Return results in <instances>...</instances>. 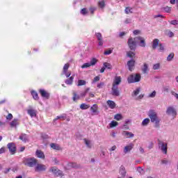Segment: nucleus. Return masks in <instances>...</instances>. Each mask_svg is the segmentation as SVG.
<instances>
[{
  "label": "nucleus",
  "instance_id": "nucleus-6",
  "mask_svg": "<svg viewBox=\"0 0 178 178\" xmlns=\"http://www.w3.org/2000/svg\"><path fill=\"white\" fill-rule=\"evenodd\" d=\"M166 113L168 116H172V119H175V117L177 116V112L173 106L168 107L166 110Z\"/></svg>",
  "mask_w": 178,
  "mask_h": 178
},
{
  "label": "nucleus",
  "instance_id": "nucleus-43",
  "mask_svg": "<svg viewBox=\"0 0 178 178\" xmlns=\"http://www.w3.org/2000/svg\"><path fill=\"white\" fill-rule=\"evenodd\" d=\"M119 124V122H116V121H112L109 125H110V127L112 128V127H116V126H118Z\"/></svg>",
  "mask_w": 178,
  "mask_h": 178
},
{
  "label": "nucleus",
  "instance_id": "nucleus-22",
  "mask_svg": "<svg viewBox=\"0 0 178 178\" xmlns=\"http://www.w3.org/2000/svg\"><path fill=\"white\" fill-rule=\"evenodd\" d=\"M119 172L122 177H126L127 172H126V168H124V166H123V165L120 166Z\"/></svg>",
  "mask_w": 178,
  "mask_h": 178
},
{
  "label": "nucleus",
  "instance_id": "nucleus-19",
  "mask_svg": "<svg viewBox=\"0 0 178 178\" xmlns=\"http://www.w3.org/2000/svg\"><path fill=\"white\" fill-rule=\"evenodd\" d=\"M50 147L53 149H56V151H60V149H62V147H60V145H59L57 143H51Z\"/></svg>",
  "mask_w": 178,
  "mask_h": 178
},
{
  "label": "nucleus",
  "instance_id": "nucleus-40",
  "mask_svg": "<svg viewBox=\"0 0 178 178\" xmlns=\"http://www.w3.org/2000/svg\"><path fill=\"white\" fill-rule=\"evenodd\" d=\"M114 119L118 121L122 120V119H123V116L122 115V114H116L114 116Z\"/></svg>",
  "mask_w": 178,
  "mask_h": 178
},
{
  "label": "nucleus",
  "instance_id": "nucleus-52",
  "mask_svg": "<svg viewBox=\"0 0 178 178\" xmlns=\"http://www.w3.org/2000/svg\"><path fill=\"white\" fill-rule=\"evenodd\" d=\"M69 70V64H65L64 67H63V73H66V72H67V70Z\"/></svg>",
  "mask_w": 178,
  "mask_h": 178
},
{
  "label": "nucleus",
  "instance_id": "nucleus-9",
  "mask_svg": "<svg viewBox=\"0 0 178 178\" xmlns=\"http://www.w3.org/2000/svg\"><path fill=\"white\" fill-rule=\"evenodd\" d=\"M111 95H113V97H119V95H120V92L119 91V86L113 85L111 88Z\"/></svg>",
  "mask_w": 178,
  "mask_h": 178
},
{
  "label": "nucleus",
  "instance_id": "nucleus-60",
  "mask_svg": "<svg viewBox=\"0 0 178 178\" xmlns=\"http://www.w3.org/2000/svg\"><path fill=\"white\" fill-rule=\"evenodd\" d=\"M100 79L101 78L99 76H95L92 81V83H97V81H99Z\"/></svg>",
  "mask_w": 178,
  "mask_h": 178
},
{
  "label": "nucleus",
  "instance_id": "nucleus-36",
  "mask_svg": "<svg viewBox=\"0 0 178 178\" xmlns=\"http://www.w3.org/2000/svg\"><path fill=\"white\" fill-rule=\"evenodd\" d=\"M149 124V118H145L142 122V126H148Z\"/></svg>",
  "mask_w": 178,
  "mask_h": 178
},
{
  "label": "nucleus",
  "instance_id": "nucleus-8",
  "mask_svg": "<svg viewBox=\"0 0 178 178\" xmlns=\"http://www.w3.org/2000/svg\"><path fill=\"white\" fill-rule=\"evenodd\" d=\"M7 147L8 149L9 152L11 154V155H15L16 154V144L15 143H9L7 145Z\"/></svg>",
  "mask_w": 178,
  "mask_h": 178
},
{
  "label": "nucleus",
  "instance_id": "nucleus-2",
  "mask_svg": "<svg viewBox=\"0 0 178 178\" xmlns=\"http://www.w3.org/2000/svg\"><path fill=\"white\" fill-rule=\"evenodd\" d=\"M37 163H38V160L34 157L24 159V164L29 168H34V166H37Z\"/></svg>",
  "mask_w": 178,
  "mask_h": 178
},
{
  "label": "nucleus",
  "instance_id": "nucleus-10",
  "mask_svg": "<svg viewBox=\"0 0 178 178\" xmlns=\"http://www.w3.org/2000/svg\"><path fill=\"white\" fill-rule=\"evenodd\" d=\"M47 170V166L44 164L37 163L36 166L35 167V172H44Z\"/></svg>",
  "mask_w": 178,
  "mask_h": 178
},
{
  "label": "nucleus",
  "instance_id": "nucleus-31",
  "mask_svg": "<svg viewBox=\"0 0 178 178\" xmlns=\"http://www.w3.org/2000/svg\"><path fill=\"white\" fill-rule=\"evenodd\" d=\"M83 141L88 148H92L91 140H88L86 138L83 139Z\"/></svg>",
  "mask_w": 178,
  "mask_h": 178
},
{
  "label": "nucleus",
  "instance_id": "nucleus-55",
  "mask_svg": "<svg viewBox=\"0 0 178 178\" xmlns=\"http://www.w3.org/2000/svg\"><path fill=\"white\" fill-rule=\"evenodd\" d=\"M89 10L92 15H94V13L97 10V7H90Z\"/></svg>",
  "mask_w": 178,
  "mask_h": 178
},
{
  "label": "nucleus",
  "instance_id": "nucleus-34",
  "mask_svg": "<svg viewBox=\"0 0 178 178\" xmlns=\"http://www.w3.org/2000/svg\"><path fill=\"white\" fill-rule=\"evenodd\" d=\"M97 62H98V60L97 58H93L90 60V62L89 63L90 66H95L97 65Z\"/></svg>",
  "mask_w": 178,
  "mask_h": 178
},
{
  "label": "nucleus",
  "instance_id": "nucleus-7",
  "mask_svg": "<svg viewBox=\"0 0 178 178\" xmlns=\"http://www.w3.org/2000/svg\"><path fill=\"white\" fill-rule=\"evenodd\" d=\"M135 41H136L139 47H141L142 48H145L147 44L145 43V39L144 38L141 36L136 37Z\"/></svg>",
  "mask_w": 178,
  "mask_h": 178
},
{
  "label": "nucleus",
  "instance_id": "nucleus-21",
  "mask_svg": "<svg viewBox=\"0 0 178 178\" xmlns=\"http://www.w3.org/2000/svg\"><path fill=\"white\" fill-rule=\"evenodd\" d=\"M107 105L110 108V109H115L116 108V103L112 100H108L107 101Z\"/></svg>",
  "mask_w": 178,
  "mask_h": 178
},
{
  "label": "nucleus",
  "instance_id": "nucleus-35",
  "mask_svg": "<svg viewBox=\"0 0 178 178\" xmlns=\"http://www.w3.org/2000/svg\"><path fill=\"white\" fill-rule=\"evenodd\" d=\"M165 33H166L167 35H168V37H170V38L175 37V33L173 32H172L170 30H166Z\"/></svg>",
  "mask_w": 178,
  "mask_h": 178
},
{
  "label": "nucleus",
  "instance_id": "nucleus-33",
  "mask_svg": "<svg viewBox=\"0 0 178 178\" xmlns=\"http://www.w3.org/2000/svg\"><path fill=\"white\" fill-rule=\"evenodd\" d=\"M31 95H32L33 99H35V100L38 99V93H37V92L32 90Z\"/></svg>",
  "mask_w": 178,
  "mask_h": 178
},
{
  "label": "nucleus",
  "instance_id": "nucleus-53",
  "mask_svg": "<svg viewBox=\"0 0 178 178\" xmlns=\"http://www.w3.org/2000/svg\"><path fill=\"white\" fill-rule=\"evenodd\" d=\"M137 172H138L140 175H144V169H143L141 167L137 168Z\"/></svg>",
  "mask_w": 178,
  "mask_h": 178
},
{
  "label": "nucleus",
  "instance_id": "nucleus-5",
  "mask_svg": "<svg viewBox=\"0 0 178 178\" xmlns=\"http://www.w3.org/2000/svg\"><path fill=\"white\" fill-rule=\"evenodd\" d=\"M128 46L131 51H136V48L137 47V40H136V38L133 39V38H129L127 42Z\"/></svg>",
  "mask_w": 178,
  "mask_h": 178
},
{
  "label": "nucleus",
  "instance_id": "nucleus-64",
  "mask_svg": "<svg viewBox=\"0 0 178 178\" xmlns=\"http://www.w3.org/2000/svg\"><path fill=\"white\" fill-rule=\"evenodd\" d=\"M168 162L169 161L167 159H163V160L161 161V163L163 165H168Z\"/></svg>",
  "mask_w": 178,
  "mask_h": 178
},
{
  "label": "nucleus",
  "instance_id": "nucleus-11",
  "mask_svg": "<svg viewBox=\"0 0 178 178\" xmlns=\"http://www.w3.org/2000/svg\"><path fill=\"white\" fill-rule=\"evenodd\" d=\"M49 172H51L55 176H62L63 175L62 172L56 167H51Z\"/></svg>",
  "mask_w": 178,
  "mask_h": 178
},
{
  "label": "nucleus",
  "instance_id": "nucleus-16",
  "mask_svg": "<svg viewBox=\"0 0 178 178\" xmlns=\"http://www.w3.org/2000/svg\"><path fill=\"white\" fill-rule=\"evenodd\" d=\"M120 83H122V78L120 76H115L113 81V86H117V87H119Z\"/></svg>",
  "mask_w": 178,
  "mask_h": 178
},
{
  "label": "nucleus",
  "instance_id": "nucleus-14",
  "mask_svg": "<svg viewBox=\"0 0 178 178\" xmlns=\"http://www.w3.org/2000/svg\"><path fill=\"white\" fill-rule=\"evenodd\" d=\"M135 65H136V60H134V59H131L127 62V66L130 72H132L133 70H134Z\"/></svg>",
  "mask_w": 178,
  "mask_h": 178
},
{
  "label": "nucleus",
  "instance_id": "nucleus-56",
  "mask_svg": "<svg viewBox=\"0 0 178 178\" xmlns=\"http://www.w3.org/2000/svg\"><path fill=\"white\" fill-rule=\"evenodd\" d=\"M68 166L70 167V168H77V164L76 163H68Z\"/></svg>",
  "mask_w": 178,
  "mask_h": 178
},
{
  "label": "nucleus",
  "instance_id": "nucleus-41",
  "mask_svg": "<svg viewBox=\"0 0 178 178\" xmlns=\"http://www.w3.org/2000/svg\"><path fill=\"white\" fill-rule=\"evenodd\" d=\"M143 73L145 74L147 72H148V65L147 64H144L143 67L142 68Z\"/></svg>",
  "mask_w": 178,
  "mask_h": 178
},
{
  "label": "nucleus",
  "instance_id": "nucleus-45",
  "mask_svg": "<svg viewBox=\"0 0 178 178\" xmlns=\"http://www.w3.org/2000/svg\"><path fill=\"white\" fill-rule=\"evenodd\" d=\"M87 13H88V10H87V8H84L81 10V14L83 15V16H86Z\"/></svg>",
  "mask_w": 178,
  "mask_h": 178
},
{
  "label": "nucleus",
  "instance_id": "nucleus-44",
  "mask_svg": "<svg viewBox=\"0 0 178 178\" xmlns=\"http://www.w3.org/2000/svg\"><path fill=\"white\" fill-rule=\"evenodd\" d=\"M98 6H99V8H101V9H104V8H105V1L103 0L99 1Z\"/></svg>",
  "mask_w": 178,
  "mask_h": 178
},
{
  "label": "nucleus",
  "instance_id": "nucleus-29",
  "mask_svg": "<svg viewBox=\"0 0 178 178\" xmlns=\"http://www.w3.org/2000/svg\"><path fill=\"white\" fill-rule=\"evenodd\" d=\"M141 91V88H138L136 90L133 91L132 97H137L140 94V92Z\"/></svg>",
  "mask_w": 178,
  "mask_h": 178
},
{
  "label": "nucleus",
  "instance_id": "nucleus-32",
  "mask_svg": "<svg viewBox=\"0 0 178 178\" xmlns=\"http://www.w3.org/2000/svg\"><path fill=\"white\" fill-rule=\"evenodd\" d=\"M86 84H87V82L83 79H79L78 80V87H80L81 86H86Z\"/></svg>",
  "mask_w": 178,
  "mask_h": 178
},
{
  "label": "nucleus",
  "instance_id": "nucleus-1",
  "mask_svg": "<svg viewBox=\"0 0 178 178\" xmlns=\"http://www.w3.org/2000/svg\"><path fill=\"white\" fill-rule=\"evenodd\" d=\"M148 116L151 122L154 123V127H156V129H159V127H161V124H159L161 123V119L158 117V114H156L155 111L151 110L149 111Z\"/></svg>",
  "mask_w": 178,
  "mask_h": 178
},
{
  "label": "nucleus",
  "instance_id": "nucleus-25",
  "mask_svg": "<svg viewBox=\"0 0 178 178\" xmlns=\"http://www.w3.org/2000/svg\"><path fill=\"white\" fill-rule=\"evenodd\" d=\"M10 127H17L19 126V119L15 118L10 123Z\"/></svg>",
  "mask_w": 178,
  "mask_h": 178
},
{
  "label": "nucleus",
  "instance_id": "nucleus-61",
  "mask_svg": "<svg viewBox=\"0 0 178 178\" xmlns=\"http://www.w3.org/2000/svg\"><path fill=\"white\" fill-rule=\"evenodd\" d=\"M171 94L174 96V97H175V98L177 99H178V94L177 93H176L175 91H173V90H171Z\"/></svg>",
  "mask_w": 178,
  "mask_h": 178
},
{
  "label": "nucleus",
  "instance_id": "nucleus-4",
  "mask_svg": "<svg viewBox=\"0 0 178 178\" xmlns=\"http://www.w3.org/2000/svg\"><path fill=\"white\" fill-rule=\"evenodd\" d=\"M157 143H158L159 149H161V152H163V154H165V155H166V154H168V143L159 139L157 140Z\"/></svg>",
  "mask_w": 178,
  "mask_h": 178
},
{
  "label": "nucleus",
  "instance_id": "nucleus-51",
  "mask_svg": "<svg viewBox=\"0 0 178 178\" xmlns=\"http://www.w3.org/2000/svg\"><path fill=\"white\" fill-rule=\"evenodd\" d=\"M59 119H66V114H63L62 115L57 116L56 119H54V121Z\"/></svg>",
  "mask_w": 178,
  "mask_h": 178
},
{
  "label": "nucleus",
  "instance_id": "nucleus-49",
  "mask_svg": "<svg viewBox=\"0 0 178 178\" xmlns=\"http://www.w3.org/2000/svg\"><path fill=\"white\" fill-rule=\"evenodd\" d=\"M90 91V88H87L85 91L82 93H81V97H86L87 95V92Z\"/></svg>",
  "mask_w": 178,
  "mask_h": 178
},
{
  "label": "nucleus",
  "instance_id": "nucleus-62",
  "mask_svg": "<svg viewBox=\"0 0 178 178\" xmlns=\"http://www.w3.org/2000/svg\"><path fill=\"white\" fill-rule=\"evenodd\" d=\"M13 118V115L11 113H9L6 117L7 120H10Z\"/></svg>",
  "mask_w": 178,
  "mask_h": 178
},
{
  "label": "nucleus",
  "instance_id": "nucleus-13",
  "mask_svg": "<svg viewBox=\"0 0 178 178\" xmlns=\"http://www.w3.org/2000/svg\"><path fill=\"white\" fill-rule=\"evenodd\" d=\"M39 92L41 97H42V98H45L46 99H49L50 95H49V92H47V90L44 89H40Z\"/></svg>",
  "mask_w": 178,
  "mask_h": 178
},
{
  "label": "nucleus",
  "instance_id": "nucleus-20",
  "mask_svg": "<svg viewBox=\"0 0 178 178\" xmlns=\"http://www.w3.org/2000/svg\"><path fill=\"white\" fill-rule=\"evenodd\" d=\"M27 113L31 116V118H35L37 116V112L34 109H29L27 111Z\"/></svg>",
  "mask_w": 178,
  "mask_h": 178
},
{
  "label": "nucleus",
  "instance_id": "nucleus-46",
  "mask_svg": "<svg viewBox=\"0 0 178 178\" xmlns=\"http://www.w3.org/2000/svg\"><path fill=\"white\" fill-rule=\"evenodd\" d=\"M163 10H165V12H166V13H170L171 10H172V8L169 7V6H165L163 8Z\"/></svg>",
  "mask_w": 178,
  "mask_h": 178
},
{
  "label": "nucleus",
  "instance_id": "nucleus-42",
  "mask_svg": "<svg viewBox=\"0 0 178 178\" xmlns=\"http://www.w3.org/2000/svg\"><path fill=\"white\" fill-rule=\"evenodd\" d=\"M125 13L127 15H129V13H133V8H131L130 7H127L125 8Z\"/></svg>",
  "mask_w": 178,
  "mask_h": 178
},
{
  "label": "nucleus",
  "instance_id": "nucleus-26",
  "mask_svg": "<svg viewBox=\"0 0 178 178\" xmlns=\"http://www.w3.org/2000/svg\"><path fill=\"white\" fill-rule=\"evenodd\" d=\"M36 156L38 158H40V159H44L45 158V155L44 154V152H42L41 150L36 151Z\"/></svg>",
  "mask_w": 178,
  "mask_h": 178
},
{
  "label": "nucleus",
  "instance_id": "nucleus-58",
  "mask_svg": "<svg viewBox=\"0 0 178 178\" xmlns=\"http://www.w3.org/2000/svg\"><path fill=\"white\" fill-rule=\"evenodd\" d=\"M113 51V49H108L107 51H105L104 55H111V54H112Z\"/></svg>",
  "mask_w": 178,
  "mask_h": 178
},
{
  "label": "nucleus",
  "instance_id": "nucleus-63",
  "mask_svg": "<svg viewBox=\"0 0 178 178\" xmlns=\"http://www.w3.org/2000/svg\"><path fill=\"white\" fill-rule=\"evenodd\" d=\"M163 90L164 92H169V86H165Z\"/></svg>",
  "mask_w": 178,
  "mask_h": 178
},
{
  "label": "nucleus",
  "instance_id": "nucleus-38",
  "mask_svg": "<svg viewBox=\"0 0 178 178\" xmlns=\"http://www.w3.org/2000/svg\"><path fill=\"white\" fill-rule=\"evenodd\" d=\"M159 52H165V46H163V44L160 43L159 44Z\"/></svg>",
  "mask_w": 178,
  "mask_h": 178
},
{
  "label": "nucleus",
  "instance_id": "nucleus-12",
  "mask_svg": "<svg viewBox=\"0 0 178 178\" xmlns=\"http://www.w3.org/2000/svg\"><path fill=\"white\" fill-rule=\"evenodd\" d=\"M134 148V144L131 143L124 147V154H128Z\"/></svg>",
  "mask_w": 178,
  "mask_h": 178
},
{
  "label": "nucleus",
  "instance_id": "nucleus-57",
  "mask_svg": "<svg viewBox=\"0 0 178 178\" xmlns=\"http://www.w3.org/2000/svg\"><path fill=\"white\" fill-rule=\"evenodd\" d=\"M170 24H172V26H177L178 24V21L177 19H175V20H172L170 22Z\"/></svg>",
  "mask_w": 178,
  "mask_h": 178
},
{
  "label": "nucleus",
  "instance_id": "nucleus-27",
  "mask_svg": "<svg viewBox=\"0 0 178 178\" xmlns=\"http://www.w3.org/2000/svg\"><path fill=\"white\" fill-rule=\"evenodd\" d=\"M72 99L73 101L76 102V101H79V99H80V95H79L77 94V92H76L75 91L72 92Z\"/></svg>",
  "mask_w": 178,
  "mask_h": 178
},
{
  "label": "nucleus",
  "instance_id": "nucleus-3",
  "mask_svg": "<svg viewBox=\"0 0 178 178\" xmlns=\"http://www.w3.org/2000/svg\"><path fill=\"white\" fill-rule=\"evenodd\" d=\"M141 81V74H131L127 78V81L129 84H131L133 83H138Z\"/></svg>",
  "mask_w": 178,
  "mask_h": 178
},
{
  "label": "nucleus",
  "instance_id": "nucleus-54",
  "mask_svg": "<svg viewBox=\"0 0 178 178\" xmlns=\"http://www.w3.org/2000/svg\"><path fill=\"white\" fill-rule=\"evenodd\" d=\"M161 67V65L159 63L154 64L153 65V70H158Z\"/></svg>",
  "mask_w": 178,
  "mask_h": 178
},
{
  "label": "nucleus",
  "instance_id": "nucleus-30",
  "mask_svg": "<svg viewBox=\"0 0 178 178\" xmlns=\"http://www.w3.org/2000/svg\"><path fill=\"white\" fill-rule=\"evenodd\" d=\"M173 58H175V53L170 54L167 57V62H172Z\"/></svg>",
  "mask_w": 178,
  "mask_h": 178
},
{
  "label": "nucleus",
  "instance_id": "nucleus-23",
  "mask_svg": "<svg viewBox=\"0 0 178 178\" xmlns=\"http://www.w3.org/2000/svg\"><path fill=\"white\" fill-rule=\"evenodd\" d=\"M90 111H92V113H96L97 115H98V113H99V112L98 111V105H97V104H93L90 107Z\"/></svg>",
  "mask_w": 178,
  "mask_h": 178
},
{
  "label": "nucleus",
  "instance_id": "nucleus-18",
  "mask_svg": "<svg viewBox=\"0 0 178 178\" xmlns=\"http://www.w3.org/2000/svg\"><path fill=\"white\" fill-rule=\"evenodd\" d=\"M161 43H159V39H154L153 40L152 42V49H156L159 46Z\"/></svg>",
  "mask_w": 178,
  "mask_h": 178
},
{
  "label": "nucleus",
  "instance_id": "nucleus-50",
  "mask_svg": "<svg viewBox=\"0 0 178 178\" xmlns=\"http://www.w3.org/2000/svg\"><path fill=\"white\" fill-rule=\"evenodd\" d=\"M91 67L90 63H83V65L81 66V68L82 69H87V67Z\"/></svg>",
  "mask_w": 178,
  "mask_h": 178
},
{
  "label": "nucleus",
  "instance_id": "nucleus-48",
  "mask_svg": "<svg viewBox=\"0 0 178 178\" xmlns=\"http://www.w3.org/2000/svg\"><path fill=\"white\" fill-rule=\"evenodd\" d=\"M155 97H156V91L155 90L148 95L149 98H155Z\"/></svg>",
  "mask_w": 178,
  "mask_h": 178
},
{
  "label": "nucleus",
  "instance_id": "nucleus-17",
  "mask_svg": "<svg viewBox=\"0 0 178 178\" xmlns=\"http://www.w3.org/2000/svg\"><path fill=\"white\" fill-rule=\"evenodd\" d=\"M122 134L124 137H127V138H133V137H134V135L133 133L127 131H122Z\"/></svg>",
  "mask_w": 178,
  "mask_h": 178
},
{
  "label": "nucleus",
  "instance_id": "nucleus-37",
  "mask_svg": "<svg viewBox=\"0 0 178 178\" xmlns=\"http://www.w3.org/2000/svg\"><path fill=\"white\" fill-rule=\"evenodd\" d=\"M88 108H90V105L88 104H86L83 103L80 105V108L82 109L83 111L88 109Z\"/></svg>",
  "mask_w": 178,
  "mask_h": 178
},
{
  "label": "nucleus",
  "instance_id": "nucleus-15",
  "mask_svg": "<svg viewBox=\"0 0 178 178\" xmlns=\"http://www.w3.org/2000/svg\"><path fill=\"white\" fill-rule=\"evenodd\" d=\"M96 38L97 40L99 41V46L102 47L104 45V40H102V34L101 33H95Z\"/></svg>",
  "mask_w": 178,
  "mask_h": 178
},
{
  "label": "nucleus",
  "instance_id": "nucleus-59",
  "mask_svg": "<svg viewBox=\"0 0 178 178\" xmlns=\"http://www.w3.org/2000/svg\"><path fill=\"white\" fill-rule=\"evenodd\" d=\"M105 86V83L104 82H100L99 83L97 84V88H102Z\"/></svg>",
  "mask_w": 178,
  "mask_h": 178
},
{
  "label": "nucleus",
  "instance_id": "nucleus-39",
  "mask_svg": "<svg viewBox=\"0 0 178 178\" xmlns=\"http://www.w3.org/2000/svg\"><path fill=\"white\" fill-rule=\"evenodd\" d=\"M136 55V54H134V52L131 51H129L127 52V56H128V58H131L132 59V58H134V56Z\"/></svg>",
  "mask_w": 178,
  "mask_h": 178
},
{
  "label": "nucleus",
  "instance_id": "nucleus-24",
  "mask_svg": "<svg viewBox=\"0 0 178 178\" xmlns=\"http://www.w3.org/2000/svg\"><path fill=\"white\" fill-rule=\"evenodd\" d=\"M74 80V75H72L69 79H66L65 83L67 84V86H72L73 84V81Z\"/></svg>",
  "mask_w": 178,
  "mask_h": 178
},
{
  "label": "nucleus",
  "instance_id": "nucleus-47",
  "mask_svg": "<svg viewBox=\"0 0 178 178\" xmlns=\"http://www.w3.org/2000/svg\"><path fill=\"white\" fill-rule=\"evenodd\" d=\"M104 67H105V69H112V65H111V63H104Z\"/></svg>",
  "mask_w": 178,
  "mask_h": 178
},
{
  "label": "nucleus",
  "instance_id": "nucleus-28",
  "mask_svg": "<svg viewBox=\"0 0 178 178\" xmlns=\"http://www.w3.org/2000/svg\"><path fill=\"white\" fill-rule=\"evenodd\" d=\"M19 140L23 141L24 143H26L28 140L27 134H22L19 136Z\"/></svg>",
  "mask_w": 178,
  "mask_h": 178
}]
</instances>
